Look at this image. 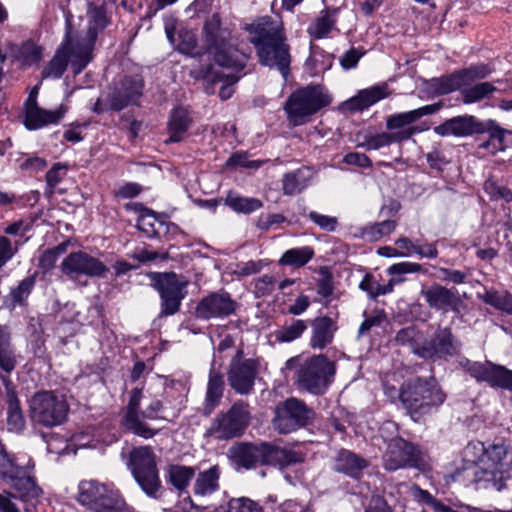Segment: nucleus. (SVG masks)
I'll list each match as a JSON object with an SVG mask.
<instances>
[{"mask_svg": "<svg viewBox=\"0 0 512 512\" xmlns=\"http://www.w3.org/2000/svg\"><path fill=\"white\" fill-rule=\"evenodd\" d=\"M249 41L256 50L259 63L280 72L284 80L290 74L291 53L281 23L270 16L259 17L245 26Z\"/></svg>", "mask_w": 512, "mask_h": 512, "instance_id": "f257e3e1", "label": "nucleus"}, {"mask_svg": "<svg viewBox=\"0 0 512 512\" xmlns=\"http://www.w3.org/2000/svg\"><path fill=\"white\" fill-rule=\"evenodd\" d=\"M454 478L501 491L506 487V480L512 478V455L504 444L489 445L483 448L478 462L466 463L456 470Z\"/></svg>", "mask_w": 512, "mask_h": 512, "instance_id": "f03ea898", "label": "nucleus"}, {"mask_svg": "<svg viewBox=\"0 0 512 512\" xmlns=\"http://www.w3.org/2000/svg\"><path fill=\"white\" fill-rule=\"evenodd\" d=\"M86 15L88 20L86 30L77 31L72 26V13L68 11L65 14V33L68 34L73 51L79 58L75 63L78 67L77 71L84 70L91 62L98 35L111 23L105 3L87 2Z\"/></svg>", "mask_w": 512, "mask_h": 512, "instance_id": "7ed1b4c3", "label": "nucleus"}, {"mask_svg": "<svg viewBox=\"0 0 512 512\" xmlns=\"http://www.w3.org/2000/svg\"><path fill=\"white\" fill-rule=\"evenodd\" d=\"M230 453L233 462L246 470L255 469L258 466L285 468L303 461L300 453L267 442L239 443L230 449Z\"/></svg>", "mask_w": 512, "mask_h": 512, "instance_id": "20e7f679", "label": "nucleus"}, {"mask_svg": "<svg viewBox=\"0 0 512 512\" xmlns=\"http://www.w3.org/2000/svg\"><path fill=\"white\" fill-rule=\"evenodd\" d=\"M402 407L414 422H419L441 406L446 395L433 378L415 377L404 382Z\"/></svg>", "mask_w": 512, "mask_h": 512, "instance_id": "39448f33", "label": "nucleus"}, {"mask_svg": "<svg viewBox=\"0 0 512 512\" xmlns=\"http://www.w3.org/2000/svg\"><path fill=\"white\" fill-rule=\"evenodd\" d=\"M205 43L215 62L224 68L241 71L248 56L234 47L229 41L231 31L223 28L218 14H213L204 24Z\"/></svg>", "mask_w": 512, "mask_h": 512, "instance_id": "423d86ee", "label": "nucleus"}, {"mask_svg": "<svg viewBox=\"0 0 512 512\" xmlns=\"http://www.w3.org/2000/svg\"><path fill=\"white\" fill-rule=\"evenodd\" d=\"M331 97L319 84H309L293 91L284 104L289 124L293 127L306 124L311 116L328 106Z\"/></svg>", "mask_w": 512, "mask_h": 512, "instance_id": "0eeeda50", "label": "nucleus"}, {"mask_svg": "<svg viewBox=\"0 0 512 512\" xmlns=\"http://www.w3.org/2000/svg\"><path fill=\"white\" fill-rule=\"evenodd\" d=\"M70 405L59 390H41L29 401V416L34 425L54 428L68 420Z\"/></svg>", "mask_w": 512, "mask_h": 512, "instance_id": "6e6552de", "label": "nucleus"}, {"mask_svg": "<svg viewBox=\"0 0 512 512\" xmlns=\"http://www.w3.org/2000/svg\"><path fill=\"white\" fill-rule=\"evenodd\" d=\"M126 465L142 491L150 498H158L162 483L157 466V456L150 446L130 450Z\"/></svg>", "mask_w": 512, "mask_h": 512, "instance_id": "1a4fd4ad", "label": "nucleus"}, {"mask_svg": "<svg viewBox=\"0 0 512 512\" xmlns=\"http://www.w3.org/2000/svg\"><path fill=\"white\" fill-rule=\"evenodd\" d=\"M336 365L324 354L313 355L300 363L295 371L298 387L313 395H323L334 381Z\"/></svg>", "mask_w": 512, "mask_h": 512, "instance_id": "9d476101", "label": "nucleus"}, {"mask_svg": "<svg viewBox=\"0 0 512 512\" xmlns=\"http://www.w3.org/2000/svg\"><path fill=\"white\" fill-rule=\"evenodd\" d=\"M149 277L160 297V316L176 314L186 297L188 282L174 272H151Z\"/></svg>", "mask_w": 512, "mask_h": 512, "instance_id": "9b49d317", "label": "nucleus"}, {"mask_svg": "<svg viewBox=\"0 0 512 512\" xmlns=\"http://www.w3.org/2000/svg\"><path fill=\"white\" fill-rule=\"evenodd\" d=\"M248 403L238 400L225 412L219 413L206 430V435L229 440L243 435L250 422Z\"/></svg>", "mask_w": 512, "mask_h": 512, "instance_id": "f8f14e48", "label": "nucleus"}, {"mask_svg": "<svg viewBox=\"0 0 512 512\" xmlns=\"http://www.w3.org/2000/svg\"><path fill=\"white\" fill-rule=\"evenodd\" d=\"M459 366L478 383H486L491 388H500L512 392V370L491 361H471L463 358Z\"/></svg>", "mask_w": 512, "mask_h": 512, "instance_id": "ddd939ff", "label": "nucleus"}, {"mask_svg": "<svg viewBox=\"0 0 512 512\" xmlns=\"http://www.w3.org/2000/svg\"><path fill=\"white\" fill-rule=\"evenodd\" d=\"M382 465L389 472L405 468L421 469V452L413 443L402 437H394L387 442Z\"/></svg>", "mask_w": 512, "mask_h": 512, "instance_id": "4468645a", "label": "nucleus"}, {"mask_svg": "<svg viewBox=\"0 0 512 512\" xmlns=\"http://www.w3.org/2000/svg\"><path fill=\"white\" fill-rule=\"evenodd\" d=\"M314 417V411L303 401L288 398L275 409L273 425L280 434H288L308 425Z\"/></svg>", "mask_w": 512, "mask_h": 512, "instance_id": "2eb2a0df", "label": "nucleus"}, {"mask_svg": "<svg viewBox=\"0 0 512 512\" xmlns=\"http://www.w3.org/2000/svg\"><path fill=\"white\" fill-rule=\"evenodd\" d=\"M492 73L487 64H474L449 75L431 79L430 87L437 95H447L472 83L485 79Z\"/></svg>", "mask_w": 512, "mask_h": 512, "instance_id": "dca6fc26", "label": "nucleus"}, {"mask_svg": "<svg viewBox=\"0 0 512 512\" xmlns=\"http://www.w3.org/2000/svg\"><path fill=\"white\" fill-rule=\"evenodd\" d=\"M144 86L145 82L141 75H124L114 83L107 95L110 110L121 111L128 106L139 105Z\"/></svg>", "mask_w": 512, "mask_h": 512, "instance_id": "f3484780", "label": "nucleus"}, {"mask_svg": "<svg viewBox=\"0 0 512 512\" xmlns=\"http://www.w3.org/2000/svg\"><path fill=\"white\" fill-rule=\"evenodd\" d=\"M242 351L231 360L227 371L228 384L237 394L249 395L254 391L260 363L256 359H241Z\"/></svg>", "mask_w": 512, "mask_h": 512, "instance_id": "a211bd4d", "label": "nucleus"}, {"mask_svg": "<svg viewBox=\"0 0 512 512\" xmlns=\"http://www.w3.org/2000/svg\"><path fill=\"white\" fill-rule=\"evenodd\" d=\"M61 270L71 280L81 276L103 277L109 271L102 261L82 251L68 254L62 261Z\"/></svg>", "mask_w": 512, "mask_h": 512, "instance_id": "6ab92c4d", "label": "nucleus"}, {"mask_svg": "<svg viewBox=\"0 0 512 512\" xmlns=\"http://www.w3.org/2000/svg\"><path fill=\"white\" fill-rule=\"evenodd\" d=\"M461 343L452 333L451 328L444 327L435 331L431 340L424 342L415 354L423 359H447L456 356Z\"/></svg>", "mask_w": 512, "mask_h": 512, "instance_id": "aec40b11", "label": "nucleus"}, {"mask_svg": "<svg viewBox=\"0 0 512 512\" xmlns=\"http://www.w3.org/2000/svg\"><path fill=\"white\" fill-rule=\"evenodd\" d=\"M237 302L227 292H212L197 304L195 315L201 320L222 319L236 312Z\"/></svg>", "mask_w": 512, "mask_h": 512, "instance_id": "412c9836", "label": "nucleus"}, {"mask_svg": "<svg viewBox=\"0 0 512 512\" xmlns=\"http://www.w3.org/2000/svg\"><path fill=\"white\" fill-rule=\"evenodd\" d=\"M142 390L134 388L130 393L128 404L121 419V426L124 430L144 439L153 438L158 430L150 427L141 418L140 407Z\"/></svg>", "mask_w": 512, "mask_h": 512, "instance_id": "4be33fe9", "label": "nucleus"}, {"mask_svg": "<svg viewBox=\"0 0 512 512\" xmlns=\"http://www.w3.org/2000/svg\"><path fill=\"white\" fill-rule=\"evenodd\" d=\"M79 58L75 55L72 44L68 39V34L65 33V37L61 45L56 50L52 59L45 65L41 72L42 79H59L66 71L70 62L71 69L74 75L80 74L83 70L77 71V65L75 63Z\"/></svg>", "mask_w": 512, "mask_h": 512, "instance_id": "5701e85b", "label": "nucleus"}, {"mask_svg": "<svg viewBox=\"0 0 512 512\" xmlns=\"http://www.w3.org/2000/svg\"><path fill=\"white\" fill-rule=\"evenodd\" d=\"M421 296L432 309L448 312H460L462 300L455 289H449L441 284H432L421 290Z\"/></svg>", "mask_w": 512, "mask_h": 512, "instance_id": "b1692460", "label": "nucleus"}, {"mask_svg": "<svg viewBox=\"0 0 512 512\" xmlns=\"http://www.w3.org/2000/svg\"><path fill=\"white\" fill-rule=\"evenodd\" d=\"M479 118L464 114L446 119L434 127V132L441 137L466 138L476 135Z\"/></svg>", "mask_w": 512, "mask_h": 512, "instance_id": "393cba45", "label": "nucleus"}, {"mask_svg": "<svg viewBox=\"0 0 512 512\" xmlns=\"http://www.w3.org/2000/svg\"><path fill=\"white\" fill-rule=\"evenodd\" d=\"M389 94V87L386 83L376 84L358 91L355 96L343 103V108L351 113L360 112L385 99Z\"/></svg>", "mask_w": 512, "mask_h": 512, "instance_id": "a878e982", "label": "nucleus"}, {"mask_svg": "<svg viewBox=\"0 0 512 512\" xmlns=\"http://www.w3.org/2000/svg\"><path fill=\"white\" fill-rule=\"evenodd\" d=\"M310 326L309 345L314 350H323L328 347L333 342L338 330L337 322L327 315L314 318Z\"/></svg>", "mask_w": 512, "mask_h": 512, "instance_id": "bb28decb", "label": "nucleus"}, {"mask_svg": "<svg viewBox=\"0 0 512 512\" xmlns=\"http://www.w3.org/2000/svg\"><path fill=\"white\" fill-rule=\"evenodd\" d=\"M32 102L33 99H31L30 107L25 108L24 113V125L28 130H38L47 125L57 124L66 112L63 105L55 110H46Z\"/></svg>", "mask_w": 512, "mask_h": 512, "instance_id": "cd10ccee", "label": "nucleus"}, {"mask_svg": "<svg viewBox=\"0 0 512 512\" xmlns=\"http://www.w3.org/2000/svg\"><path fill=\"white\" fill-rule=\"evenodd\" d=\"M4 482L9 484L23 501L37 499L42 494V489L36 484L27 466H19L11 478L5 479Z\"/></svg>", "mask_w": 512, "mask_h": 512, "instance_id": "c85d7f7f", "label": "nucleus"}, {"mask_svg": "<svg viewBox=\"0 0 512 512\" xmlns=\"http://www.w3.org/2000/svg\"><path fill=\"white\" fill-rule=\"evenodd\" d=\"M224 389L225 383L223 375L214 368H211L208 375L205 398L202 406L199 408V413L202 416H210L220 405L223 398Z\"/></svg>", "mask_w": 512, "mask_h": 512, "instance_id": "c756f323", "label": "nucleus"}, {"mask_svg": "<svg viewBox=\"0 0 512 512\" xmlns=\"http://www.w3.org/2000/svg\"><path fill=\"white\" fill-rule=\"evenodd\" d=\"M136 226L148 238L165 237L169 233H174L178 228L149 209H145V212L138 217Z\"/></svg>", "mask_w": 512, "mask_h": 512, "instance_id": "7c9ffc66", "label": "nucleus"}, {"mask_svg": "<svg viewBox=\"0 0 512 512\" xmlns=\"http://www.w3.org/2000/svg\"><path fill=\"white\" fill-rule=\"evenodd\" d=\"M441 108V104H429L420 108L392 114L386 119V128L392 132L404 130L410 128L411 124L418 121L420 118L432 115L438 112Z\"/></svg>", "mask_w": 512, "mask_h": 512, "instance_id": "2f4dec72", "label": "nucleus"}, {"mask_svg": "<svg viewBox=\"0 0 512 512\" xmlns=\"http://www.w3.org/2000/svg\"><path fill=\"white\" fill-rule=\"evenodd\" d=\"M196 467L181 464H168L164 469V478L167 485L179 496L187 493L188 487L195 477Z\"/></svg>", "mask_w": 512, "mask_h": 512, "instance_id": "473e14b6", "label": "nucleus"}, {"mask_svg": "<svg viewBox=\"0 0 512 512\" xmlns=\"http://www.w3.org/2000/svg\"><path fill=\"white\" fill-rule=\"evenodd\" d=\"M417 132H419V130L416 127H410L395 132L368 134L364 136V143L362 146L367 150H378L380 148L390 146L393 143L407 141Z\"/></svg>", "mask_w": 512, "mask_h": 512, "instance_id": "72a5a7b5", "label": "nucleus"}, {"mask_svg": "<svg viewBox=\"0 0 512 512\" xmlns=\"http://www.w3.org/2000/svg\"><path fill=\"white\" fill-rule=\"evenodd\" d=\"M369 463L363 457L349 451H339L335 460V470L339 473H343L353 479H359L363 470L368 467Z\"/></svg>", "mask_w": 512, "mask_h": 512, "instance_id": "f704fd0d", "label": "nucleus"}, {"mask_svg": "<svg viewBox=\"0 0 512 512\" xmlns=\"http://www.w3.org/2000/svg\"><path fill=\"white\" fill-rule=\"evenodd\" d=\"M191 124L192 118L188 110L183 107L173 109L167 123L169 137L165 140V143L181 142Z\"/></svg>", "mask_w": 512, "mask_h": 512, "instance_id": "c9c22d12", "label": "nucleus"}, {"mask_svg": "<svg viewBox=\"0 0 512 512\" xmlns=\"http://www.w3.org/2000/svg\"><path fill=\"white\" fill-rule=\"evenodd\" d=\"M165 33L169 42L181 53L187 55H193L194 50L197 47V40L192 31L179 30L176 31V27L173 21L165 23Z\"/></svg>", "mask_w": 512, "mask_h": 512, "instance_id": "e433bc0d", "label": "nucleus"}, {"mask_svg": "<svg viewBox=\"0 0 512 512\" xmlns=\"http://www.w3.org/2000/svg\"><path fill=\"white\" fill-rule=\"evenodd\" d=\"M221 470L218 465H213L209 469L200 471L193 485V492L197 496H209L220 489L219 479Z\"/></svg>", "mask_w": 512, "mask_h": 512, "instance_id": "4c0bfd02", "label": "nucleus"}, {"mask_svg": "<svg viewBox=\"0 0 512 512\" xmlns=\"http://www.w3.org/2000/svg\"><path fill=\"white\" fill-rule=\"evenodd\" d=\"M107 488L108 485L96 480L81 481L78 485L77 501L93 511Z\"/></svg>", "mask_w": 512, "mask_h": 512, "instance_id": "58836bf2", "label": "nucleus"}, {"mask_svg": "<svg viewBox=\"0 0 512 512\" xmlns=\"http://www.w3.org/2000/svg\"><path fill=\"white\" fill-rule=\"evenodd\" d=\"M336 9L325 8L308 26L307 33L313 39H323L335 29L337 18Z\"/></svg>", "mask_w": 512, "mask_h": 512, "instance_id": "ea45409f", "label": "nucleus"}, {"mask_svg": "<svg viewBox=\"0 0 512 512\" xmlns=\"http://www.w3.org/2000/svg\"><path fill=\"white\" fill-rule=\"evenodd\" d=\"M312 173L309 168L302 167L286 173L282 179L284 195L292 196L301 193L311 181Z\"/></svg>", "mask_w": 512, "mask_h": 512, "instance_id": "a19ab883", "label": "nucleus"}, {"mask_svg": "<svg viewBox=\"0 0 512 512\" xmlns=\"http://www.w3.org/2000/svg\"><path fill=\"white\" fill-rule=\"evenodd\" d=\"M485 133L489 135V139L493 142V153L503 151L506 148L505 136L507 134H512L510 130L502 128L493 119H487L484 121L479 119L476 135Z\"/></svg>", "mask_w": 512, "mask_h": 512, "instance_id": "79ce46f5", "label": "nucleus"}, {"mask_svg": "<svg viewBox=\"0 0 512 512\" xmlns=\"http://www.w3.org/2000/svg\"><path fill=\"white\" fill-rule=\"evenodd\" d=\"M93 512H130V506L119 490L108 486Z\"/></svg>", "mask_w": 512, "mask_h": 512, "instance_id": "37998d69", "label": "nucleus"}, {"mask_svg": "<svg viewBox=\"0 0 512 512\" xmlns=\"http://www.w3.org/2000/svg\"><path fill=\"white\" fill-rule=\"evenodd\" d=\"M7 426L11 432L19 433L25 428V418L20 401L14 391H7Z\"/></svg>", "mask_w": 512, "mask_h": 512, "instance_id": "c03bdc74", "label": "nucleus"}, {"mask_svg": "<svg viewBox=\"0 0 512 512\" xmlns=\"http://www.w3.org/2000/svg\"><path fill=\"white\" fill-rule=\"evenodd\" d=\"M497 88L490 82H480L474 85H469L458 89L460 91L462 101L464 104H473L479 102L491 94H493Z\"/></svg>", "mask_w": 512, "mask_h": 512, "instance_id": "a18cd8bd", "label": "nucleus"}, {"mask_svg": "<svg viewBox=\"0 0 512 512\" xmlns=\"http://www.w3.org/2000/svg\"><path fill=\"white\" fill-rule=\"evenodd\" d=\"M314 249L310 246L288 249L279 259L284 266L300 268L306 265L314 257Z\"/></svg>", "mask_w": 512, "mask_h": 512, "instance_id": "49530a36", "label": "nucleus"}, {"mask_svg": "<svg viewBox=\"0 0 512 512\" xmlns=\"http://www.w3.org/2000/svg\"><path fill=\"white\" fill-rule=\"evenodd\" d=\"M17 360L10 344V334L6 327L0 326V369L10 374Z\"/></svg>", "mask_w": 512, "mask_h": 512, "instance_id": "de8ad7c7", "label": "nucleus"}, {"mask_svg": "<svg viewBox=\"0 0 512 512\" xmlns=\"http://www.w3.org/2000/svg\"><path fill=\"white\" fill-rule=\"evenodd\" d=\"M225 204L233 211L244 214H250L263 206V202L258 198L243 197L233 192L227 194Z\"/></svg>", "mask_w": 512, "mask_h": 512, "instance_id": "09e8293b", "label": "nucleus"}, {"mask_svg": "<svg viewBox=\"0 0 512 512\" xmlns=\"http://www.w3.org/2000/svg\"><path fill=\"white\" fill-rule=\"evenodd\" d=\"M182 410V400L180 401V404L177 407H174L172 410L167 412V408L165 407L164 403L161 400H153L145 409L144 412H142L141 418L144 419H150V420H167L172 421L173 419L177 418L179 416L180 411Z\"/></svg>", "mask_w": 512, "mask_h": 512, "instance_id": "8fccbe9b", "label": "nucleus"}, {"mask_svg": "<svg viewBox=\"0 0 512 512\" xmlns=\"http://www.w3.org/2000/svg\"><path fill=\"white\" fill-rule=\"evenodd\" d=\"M307 329L306 321L293 319L290 323H285L275 331V338L278 342L289 343L300 338Z\"/></svg>", "mask_w": 512, "mask_h": 512, "instance_id": "3c124183", "label": "nucleus"}, {"mask_svg": "<svg viewBox=\"0 0 512 512\" xmlns=\"http://www.w3.org/2000/svg\"><path fill=\"white\" fill-rule=\"evenodd\" d=\"M397 227L395 220H384L381 222L366 225L361 230V235L364 239L376 242L384 236L390 235Z\"/></svg>", "mask_w": 512, "mask_h": 512, "instance_id": "603ef678", "label": "nucleus"}, {"mask_svg": "<svg viewBox=\"0 0 512 512\" xmlns=\"http://www.w3.org/2000/svg\"><path fill=\"white\" fill-rule=\"evenodd\" d=\"M36 283V277L35 275L28 276L22 281L19 282V284L11 289L10 291V298L12 300L13 306L16 305L22 306L25 304L27 298L31 294L34 286Z\"/></svg>", "mask_w": 512, "mask_h": 512, "instance_id": "864d4df0", "label": "nucleus"}, {"mask_svg": "<svg viewBox=\"0 0 512 512\" xmlns=\"http://www.w3.org/2000/svg\"><path fill=\"white\" fill-rule=\"evenodd\" d=\"M69 170L67 163H55L46 173L45 194L52 195L56 186L66 177Z\"/></svg>", "mask_w": 512, "mask_h": 512, "instance_id": "5fc2aeb1", "label": "nucleus"}, {"mask_svg": "<svg viewBox=\"0 0 512 512\" xmlns=\"http://www.w3.org/2000/svg\"><path fill=\"white\" fill-rule=\"evenodd\" d=\"M419 335L420 332L415 326H408L400 329L396 333L394 341L398 345L410 346L413 353L415 354V350L421 347V345H418L417 343Z\"/></svg>", "mask_w": 512, "mask_h": 512, "instance_id": "6e6d98bb", "label": "nucleus"}, {"mask_svg": "<svg viewBox=\"0 0 512 512\" xmlns=\"http://www.w3.org/2000/svg\"><path fill=\"white\" fill-rule=\"evenodd\" d=\"M18 57L23 65L30 66L41 60L42 50L33 42L28 41L19 48Z\"/></svg>", "mask_w": 512, "mask_h": 512, "instance_id": "4d7b16f0", "label": "nucleus"}, {"mask_svg": "<svg viewBox=\"0 0 512 512\" xmlns=\"http://www.w3.org/2000/svg\"><path fill=\"white\" fill-rule=\"evenodd\" d=\"M386 272L392 277L405 278V274L420 273L425 271L423 270L422 265H420L419 263L405 261L395 263L389 266L386 269Z\"/></svg>", "mask_w": 512, "mask_h": 512, "instance_id": "13d9d810", "label": "nucleus"}, {"mask_svg": "<svg viewBox=\"0 0 512 512\" xmlns=\"http://www.w3.org/2000/svg\"><path fill=\"white\" fill-rule=\"evenodd\" d=\"M484 190L492 200L503 199L506 202L512 201V192L506 186L498 185L493 179H488L484 183Z\"/></svg>", "mask_w": 512, "mask_h": 512, "instance_id": "bf43d9fd", "label": "nucleus"}, {"mask_svg": "<svg viewBox=\"0 0 512 512\" xmlns=\"http://www.w3.org/2000/svg\"><path fill=\"white\" fill-rule=\"evenodd\" d=\"M262 507L255 501L246 498H233L228 503L227 512H262Z\"/></svg>", "mask_w": 512, "mask_h": 512, "instance_id": "052dcab7", "label": "nucleus"}, {"mask_svg": "<svg viewBox=\"0 0 512 512\" xmlns=\"http://www.w3.org/2000/svg\"><path fill=\"white\" fill-rule=\"evenodd\" d=\"M63 252L64 248L59 245L52 249H48L41 254L38 266L43 273H47L55 267L58 258Z\"/></svg>", "mask_w": 512, "mask_h": 512, "instance_id": "680f3d73", "label": "nucleus"}, {"mask_svg": "<svg viewBox=\"0 0 512 512\" xmlns=\"http://www.w3.org/2000/svg\"><path fill=\"white\" fill-rule=\"evenodd\" d=\"M308 218L321 230H324L326 232L336 231L339 225L337 217L324 215L316 211H310L308 214Z\"/></svg>", "mask_w": 512, "mask_h": 512, "instance_id": "e2e57ef3", "label": "nucleus"}, {"mask_svg": "<svg viewBox=\"0 0 512 512\" xmlns=\"http://www.w3.org/2000/svg\"><path fill=\"white\" fill-rule=\"evenodd\" d=\"M411 493L416 501L431 506L435 512L442 504V502L436 499L429 491L420 488L417 484L412 485Z\"/></svg>", "mask_w": 512, "mask_h": 512, "instance_id": "0e129e2a", "label": "nucleus"}, {"mask_svg": "<svg viewBox=\"0 0 512 512\" xmlns=\"http://www.w3.org/2000/svg\"><path fill=\"white\" fill-rule=\"evenodd\" d=\"M276 279L272 275H262L255 281V293L257 297L271 294L276 285Z\"/></svg>", "mask_w": 512, "mask_h": 512, "instance_id": "69168bd1", "label": "nucleus"}, {"mask_svg": "<svg viewBox=\"0 0 512 512\" xmlns=\"http://www.w3.org/2000/svg\"><path fill=\"white\" fill-rule=\"evenodd\" d=\"M365 54L364 51L358 48H350L340 58V65L344 70H350L357 66L359 60Z\"/></svg>", "mask_w": 512, "mask_h": 512, "instance_id": "338daca9", "label": "nucleus"}, {"mask_svg": "<svg viewBox=\"0 0 512 512\" xmlns=\"http://www.w3.org/2000/svg\"><path fill=\"white\" fill-rule=\"evenodd\" d=\"M343 162L348 165H355L361 168H369L372 166V161L370 158L364 154L359 152H351L344 156Z\"/></svg>", "mask_w": 512, "mask_h": 512, "instance_id": "774afa93", "label": "nucleus"}]
</instances>
